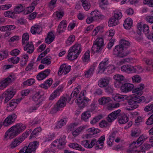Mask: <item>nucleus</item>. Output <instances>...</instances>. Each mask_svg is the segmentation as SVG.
Instances as JSON below:
<instances>
[{
    "instance_id": "38",
    "label": "nucleus",
    "mask_w": 153,
    "mask_h": 153,
    "mask_svg": "<svg viewBox=\"0 0 153 153\" xmlns=\"http://www.w3.org/2000/svg\"><path fill=\"white\" fill-rule=\"evenodd\" d=\"M25 7L23 6L22 4H19L16 8L14 9L15 13H18L22 12L25 10Z\"/></svg>"
},
{
    "instance_id": "58",
    "label": "nucleus",
    "mask_w": 153,
    "mask_h": 153,
    "mask_svg": "<svg viewBox=\"0 0 153 153\" xmlns=\"http://www.w3.org/2000/svg\"><path fill=\"white\" fill-rule=\"evenodd\" d=\"M146 123L147 125H149L153 124V114L148 118Z\"/></svg>"
},
{
    "instance_id": "3",
    "label": "nucleus",
    "mask_w": 153,
    "mask_h": 153,
    "mask_svg": "<svg viewBox=\"0 0 153 153\" xmlns=\"http://www.w3.org/2000/svg\"><path fill=\"white\" fill-rule=\"evenodd\" d=\"M122 16L121 12L117 11L115 13L114 16L111 18L108 22V26L112 27L117 25L119 23V20L121 19Z\"/></svg>"
},
{
    "instance_id": "52",
    "label": "nucleus",
    "mask_w": 153,
    "mask_h": 153,
    "mask_svg": "<svg viewBox=\"0 0 153 153\" xmlns=\"http://www.w3.org/2000/svg\"><path fill=\"white\" fill-rule=\"evenodd\" d=\"M47 57L44 58L41 61V63L48 65H50L51 63V58H48Z\"/></svg>"
},
{
    "instance_id": "18",
    "label": "nucleus",
    "mask_w": 153,
    "mask_h": 153,
    "mask_svg": "<svg viewBox=\"0 0 153 153\" xmlns=\"http://www.w3.org/2000/svg\"><path fill=\"white\" fill-rule=\"evenodd\" d=\"M19 102V101L18 99L16 100H11L7 104V109L10 111L13 110Z\"/></svg>"
},
{
    "instance_id": "24",
    "label": "nucleus",
    "mask_w": 153,
    "mask_h": 153,
    "mask_svg": "<svg viewBox=\"0 0 153 153\" xmlns=\"http://www.w3.org/2000/svg\"><path fill=\"white\" fill-rule=\"evenodd\" d=\"M66 27V21L65 20H63L61 21L58 26L57 31L59 33L63 32L64 31V29H65Z\"/></svg>"
},
{
    "instance_id": "2",
    "label": "nucleus",
    "mask_w": 153,
    "mask_h": 153,
    "mask_svg": "<svg viewBox=\"0 0 153 153\" xmlns=\"http://www.w3.org/2000/svg\"><path fill=\"white\" fill-rule=\"evenodd\" d=\"M13 126H14L13 129H12L11 131L12 132L10 134L9 136L10 139L13 138L26 128V126H22V124L18 123Z\"/></svg>"
},
{
    "instance_id": "34",
    "label": "nucleus",
    "mask_w": 153,
    "mask_h": 153,
    "mask_svg": "<svg viewBox=\"0 0 153 153\" xmlns=\"http://www.w3.org/2000/svg\"><path fill=\"white\" fill-rule=\"evenodd\" d=\"M126 96V95L117 94L114 97V99L115 101L118 102L124 101L126 99V98H125Z\"/></svg>"
},
{
    "instance_id": "42",
    "label": "nucleus",
    "mask_w": 153,
    "mask_h": 153,
    "mask_svg": "<svg viewBox=\"0 0 153 153\" xmlns=\"http://www.w3.org/2000/svg\"><path fill=\"white\" fill-rule=\"evenodd\" d=\"M79 54H77V53H71V55H69V53L67 55V57H68V59L70 60H73L76 59L78 56Z\"/></svg>"
},
{
    "instance_id": "7",
    "label": "nucleus",
    "mask_w": 153,
    "mask_h": 153,
    "mask_svg": "<svg viewBox=\"0 0 153 153\" xmlns=\"http://www.w3.org/2000/svg\"><path fill=\"white\" fill-rule=\"evenodd\" d=\"M144 84L141 83L139 85L137 88H135L132 91L133 93H136L132 95V97L133 98H135L140 97L142 94L143 92L142 90L144 88Z\"/></svg>"
},
{
    "instance_id": "20",
    "label": "nucleus",
    "mask_w": 153,
    "mask_h": 153,
    "mask_svg": "<svg viewBox=\"0 0 153 153\" xmlns=\"http://www.w3.org/2000/svg\"><path fill=\"white\" fill-rule=\"evenodd\" d=\"M80 97H79L78 98V100L79 101H78L77 99L76 100V101H77V102L79 107L80 108H82L87 105L88 102L90 100L87 98H86L85 97H84L83 100H81Z\"/></svg>"
},
{
    "instance_id": "32",
    "label": "nucleus",
    "mask_w": 153,
    "mask_h": 153,
    "mask_svg": "<svg viewBox=\"0 0 153 153\" xmlns=\"http://www.w3.org/2000/svg\"><path fill=\"white\" fill-rule=\"evenodd\" d=\"M108 64V62L107 61L101 62L99 65L100 71L103 72L105 71V69L107 68Z\"/></svg>"
},
{
    "instance_id": "61",
    "label": "nucleus",
    "mask_w": 153,
    "mask_h": 153,
    "mask_svg": "<svg viewBox=\"0 0 153 153\" xmlns=\"http://www.w3.org/2000/svg\"><path fill=\"white\" fill-rule=\"evenodd\" d=\"M94 127L92 128H90L88 129V132H89L90 134H87L86 135V137L87 138H88L89 137H90V136H92L94 135L93 131H94Z\"/></svg>"
},
{
    "instance_id": "41",
    "label": "nucleus",
    "mask_w": 153,
    "mask_h": 153,
    "mask_svg": "<svg viewBox=\"0 0 153 153\" xmlns=\"http://www.w3.org/2000/svg\"><path fill=\"white\" fill-rule=\"evenodd\" d=\"M102 118V115H99L98 116H96L94 117L92 120L91 121V123L92 124H94L98 122L99 120L101 119Z\"/></svg>"
},
{
    "instance_id": "49",
    "label": "nucleus",
    "mask_w": 153,
    "mask_h": 153,
    "mask_svg": "<svg viewBox=\"0 0 153 153\" xmlns=\"http://www.w3.org/2000/svg\"><path fill=\"white\" fill-rule=\"evenodd\" d=\"M35 82V80L33 79H27V81L24 82L23 83L24 85H30Z\"/></svg>"
},
{
    "instance_id": "19",
    "label": "nucleus",
    "mask_w": 153,
    "mask_h": 153,
    "mask_svg": "<svg viewBox=\"0 0 153 153\" xmlns=\"http://www.w3.org/2000/svg\"><path fill=\"white\" fill-rule=\"evenodd\" d=\"M145 101V97L142 96L140 97H138L135 98H133L132 95L129 99L128 103L129 105H133L134 102L139 103L141 102H143Z\"/></svg>"
},
{
    "instance_id": "33",
    "label": "nucleus",
    "mask_w": 153,
    "mask_h": 153,
    "mask_svg": "<svg viewBox=\"0 0 153 153\" xmlns=\"http://www.w3.org/2000/svg\"><path fill=\"white\" fill-rule=\"evenodd\" d=\"M21 143L18 138H16L14 140V141L12 142L9 146L11 148L13 149L19 145Z\"/></svg>"
},
{
    "instance_id": "47",
    "label": "nucleus",
    "mask_w": 153,
    "mask_h": 153,
    "mask_svg": "<svg viewBox=\"0 0 153 153\" xmlns=\"http://www.w3.org/2000/svg\"><path fill=\"white\" fill-rule=\"evenodd\" d=\"M131 52V51L129 50H127V48L123 49L122 54L121 55V57L123 58L128 56Z\"/></svg>"
},
{
    "instance_id": "27",
    "label": "nucleus",
    "mask_w": 153,
    "mask_h": 153,
    "mask_svg": "<svg viewBox=\"0 0 153 153\" xmlns=\"http://www.w3.org/2000/svg\"><path fill=\"white\" fill-rule=\"evenodd\" d=\"M91 116L89 111H88L82 113L81 115V119L85 122L88 121V119Z\"/></svg>"
},
{
    "instance_id": "35",
    "label": "nucleus",
    "mask_w": 153,
    "mask_h": 153,
    "mask_svg": "<svg viewBox=\"0 0 153 153\" xmlns=\"http://www.w3.org/2000/svg\"><path fill=\"white\" fill-rule=\"evenodd\" d=\"M95 65L94 64H93L91 66L90 68L86 72V73L84 74V76L87 78H88L91 76L93 74V72L95 69Z\"/></svg>"
},
{
    "instance_id": "13",
    "label": "nucleus",
    "mask_w": 153,
    "mask_h": 153,
    "mask_svg": "<svg viewBox=\"0 0 153 153\" xmlns=\"http://www.w3.org/2000/svg\"><path fill=\"white\" fill-rule=\"evenodd\" d=\"M137 28L138 30L137 33L138 34L140 35L142 31V28H143V31L145 34H147L149 32V27L148 26L145 24L142 25L140 23H138Z\"/></svg>"
},
{
    "instance_id": "50",
    "label": "nucleus",
    "mask_w": 153,
    "mask_h": 153,
    "mask_svg": "<svg viewBox=\"0 0 153 153\" xmlns=\"http://www.w3.org/2000/svg\"><path fill=\"white\" fill-rule=\"evenodd\" d=\"M66 122V120L61 119L58 122L56 127L57 128H61L65 124Z\"/></svg>"
},
{
    "instance_id": "4",
    "label": "nucleus",
    "mask_w": 153,
    "mask_h": 153,
    "mask_svg": "<svg viewBox=\"0 0 153 153\" xmlns=\"http://www.w3.org/2000/svg\"><path fill=\"white\" fill-rule=\"evenodd\" d=\"M14 91L8 89L5 91L2 94L1 97H0V103L2 102V99L5 98L4 103H6L10 100L15 94Z\"/></svg>"
},
{
    "instance_id": "31",
    "label": "nucleus",
    "mask_w": 153,
    "mask_h": 153,
    "mask_svg": "<svg viewBox=\"0 0 153 153\" xmlns=\"http://www.w3.org/2000/svg\"><path fill=\"white\" fill-rule=\"evenodd\" d=\"M119 123L121 124H124L127 122L128 120V118L126 115L120 116L118 118Z\"/></svg>"
},
{
    "instance_id": "36",
    "label": "nucleus",
    "mask_w": 153,
    "mask_h": 153,
    "mask_svg": "<svg viewBox=\"0 0 153 153\" xmlns=\"http://www.w3.org/2000/svg\"><path fill=\"white\" fill-rule=\"evenodd\" d=\"M119 44L124 49L128 48L130 46V44L128 41L123 39L120 40Z\"/></svg>"
},
{
    "instance_id": "10",
    "label": "nucleus",
    "mask_w": 153,
    "mask_h": 153,
    "mask_svg": "<svg viewBox=\"0 0 153 153\" xmlns=\"http://www.w3.org/2000/svg\"><path fill=\"white\" fill-rule=\"evenodd\" d=\"M121 110L118 109L114 111L109 114L107 117V119L109 123H111L116 119L118 116H120Z\"/></svg>"
},
{
    "instance_id": "37",
    "label": "nucleus",
    "mask_w": 153,
    "mask_h": 153,
    "mask_svg": "<svg viewBox=\"0 0 153 153\" xmlns=\"http://www.w3.org/2000/svg\"><path fill=\"white\" fill-rule=\"evenodd\" d=\"M65 139L63 137L60 138L58 141V143L57 145V147L59 149H62L65 145Z\"/></svg>"
},
{
    "instance_id": "21",
    "label": "nucleus",
    "mask_w": 153,
    "mask_h": 153,
    "mask_svg": "<svg viewBox=\"0 0 153 153\" xmlns=\"http://www.w3.org/2000/svg\"><path fill=\"white\" fill-rule=\"evenodd\" d=\"M34 48L32 42H28L24 48V50L27 51V53L30 54L32 53L34 51Z\"/></svg>"
},
{
    "instance_id": "11",
    "label": "nucleus",
    "mask_w": 153,
    "mask_h": 153,
    "mask_svg": "<svg viewBox=\"0 0 153 153\" xmlns=\"http://www.w3.org/2000/svg\"><path fill=\"white\" fill-rule=\"evenodd\" d=\"M82 51L81 46L80 44H76L71 47L68 50L69 55H71V53H77V54H79Z\"/></svg>"
},
{
    "instance_id": "53",
    "label": "nucleus",
    "mask_w": 153,
    "mask_h": 153,
    "mask_svg": "<svg viewBox=\"0 0 153 153\" xmlns=\"http://www.w3.org/2000/svg\"><path fill=\"white\" fill-rule=\"evenodd\" d=\"M78 123H71L68 126L67 129L69 131H73L76 128V127Z\"/></svg>"
},
{
    "instance_id": "12",
    "label": "nucleus",
    "mask_w": 153,
    "mask_h": 153,
    "mask_svg": "<svg viewBox=\"0 0 153 153\" xmlns=\"http://www.w3.org/2000/svg\"><path fill=\"white\" fill-rule=\"evenodd\" d=\"M39 142L35 141L30 143L28 146H27V152L29 153L34 152L38 147Z\"/></svg>"
},
{
    "instance_id": "59",
    "label": "nucleus",
    "mask_w": 153,
    "mask_h": 153,
    "mask_svg": "<svg viewBox=\"0 0 153 153\" xmlns=\"http://www.w3.org/2000/svg\"><path fill=\"white\" fill-rule=\"evenodd\" d=\"M106 92L109 93H112L113 92V89L111 86L108 85L105 88Z\"/></svg>"
},
{
    "instance_id": "28",
    "label": "nucleus",
    "mask_w": 153,
    "mask_h": 153,
    "mask_svg": "<svg viewBox=\"0 0 153 153\" xmlns=\"http://www.w3.org/2000/svg\"><path fill=\"white\" fill-rule=\"evenodd\" d=\"M69 146L71 148L81 151H84L85 150L84 148H83L81 146L79 145L76 143H70L69 144Z\"/></svg>"
},
{
    "instance_id": "55",
    "label": "nucleus",
    "mask_w": 153,
    "mask_h": 153,
    "mask_svg": "<svg viewBox=\"0 0 153 153\" xmlns=\"http://www.w3.org/2000/svg\"><path fill=\"white\" fill-rule=\"evenodd\" d=\"M75 39V36L74 35H71L68 38L66 44L68 45L71 44L74 42Z\"/></svg>"
},
{
    "instance_id": "9",
    "label": "nucleus",
    "mask_w": 153,
    "mask_h": 153,
    "mask_svg": "<svg viewBox=\"0 0 153 153\" xmlns=\"http://www.w3.org/2000/svg\"><path fill=\"white\" fill-rule=\"evenodd\" d=\"M67 97H63L58 100L55 106V109L56 111H59L65 105L66 101L67 100Z\"/></svg>"
},
{
    "instance_id": "29",
    "label": "nucleus",
    "mask_w": 153,
    "mask_h": 153,
    "mask_svg": "<svg viewBox=\"0 0 153 153\" xmlns=\"http://www.w3.org/2000/svg\"><path fill=\"white\" fill-rule=\"evenodd\" d=\"M109 83V81L105 79H101L98 82L99 86L101 88L105 87Z\"/></svg>"
},
{
    "instance_id": "6",
    "label": "nucleus",
    "mask_w": 153,
    "mask_h": 153,
    "mask_svg": "<svg viewBox=\"0 0 153 153\" xmlns=\"http://www.w3.org/2000/svg\"><path fill=\"white\" fill-rule=\"evenodd\" d=\"M114 78L115 80L114 84L115 87L117 88H119L121 85L123 84L126 81L124 76L121 75L117 74L114 76Z\"/></svg>"
},
{
    "instance_id": "22",
    "label": "nucleus",
    "mask_w": 153,
    "mask_h": 153,
    "mask_svg": "<svg viewBox=\"0 0 153 153\" xmlns=\"http://www.w3.org/2000/svg\"><path fill=\"white\" fill-rule=\"evenodd\" d=\"M14 78L11 79L9 77L6 78L5 79L0 82V89L6 88L10 82L14 80Z\"/></svg>"
},
{
    "instance_id": "30",
    "label": "nucleus",
    "mask_w": 153,
    "mask_h": 153,
    "mask_svg": "<svg viewBox=\"0 0 153 153\" xmlns=\"http://www.w3.org/2000/svg\"><path fill=\"white\" fill-rule=\"evenodd\" d=\"M42 95L40 94V92H38L35 94V95L33 97V99L35 101H37L38 102L37 104L38 105L42 101V99L40 100V99L42 97Z\"/></svg>"
},
{
    "instance_id": "14",
    "label": "nucleus",
    "mask_w": 153,
    "mask_h": 153,
    "mask_svg": "<svg viewBox=\"0 0 153 153\" xmlns=\"http://www.w3.org/2000/svg\"><path fill=\"white\" fill-rule=\"evenodd\" d=\"M121 69L122 71L128 73L130 72L136 73L137 72L136 68L130 65H124L122 66Z\"/></svg>"
},
{
    "instance_id": "57",
    "label": "nucleus",
    "mask_w": 153,
    "mask_h": 153,
    "mask_svg": "<svg viewBox=\"0 0 153 153\" xmlns=\"http://www.w3.org/2000/svg\"><path fill=\"white\" fill-rule=\"evenodd\" d=\"M55 38V36H53L51 37H49L48 36H47L45 40V42L49 44L53 41Z\"/></svg>"
},
{
    "instance_id": "56",
    "label": "nucleus",
    "mask_w": 153,
    "mask_h": 153,
    "mask_svg": "<svg viewBox=\"0 0 153 153\" xmlns=\"http://www.w3.org/2000/svg\"><path fill=\"white\" fill-rule=\"evenodd\" d=\"M20 58L17 56H14L10 59L11 62L14 64L18 63L19 60Z\"/></svg>"
},
{
    "instance_id": "51",
    "label": "nucleus",
    "mask_w": 153,
    "mask_h": 153,
    "mask_svg": "<svg viewBox=\"0 0 153 153\" xmlns=\"http://www.w3.org/2000/svg\"><path fill=\"white\" fill-rule=\"evenodd\" d=\"M29 134L28 131H26L23 133L22 135L20 136L19 138H18L20 140V141L22 142L23 141H24L25 138H26L27 136Z\"/></svg>"
},
{
    "instance_id": "62",
    "label": "nucleus",
    "mask_w": 153,
    "mask_h": 153,
    "mask_svg": "<svg viewBox=\"0 0 153 153\" xmlns=\"http://www.w3.org/2000/svg\"><path fill=\"white\" fill-rule=\"evenodd\" d=\"M89 53L90 51H87L84 55L83 58V61L84 62H86V60L89 58Z\"/></svg>"
},
{
    "instance_id": "1",
    "label": "nucleus",
    "mask_w": 153,
    "mask_h": 153,
    "mask_svg": "<svg viewBox=\"0 0 153 153\" xmlns=\"http://www.w3.org/2000/svg\"><path fill=\"white\" fill-rule=\"evenodd\" d=\"M104 45V41L102 38L97 39L91 48L92 53L94 54L95 53H99L103 49Z\"/></svg>"
},
{
    "instance_id": "16",
    "label": "nucleus",
    "mask_w": 153,
    "mask_h": 153,
    "mask_svg": "<svg viewBox=\"0 0 153 153\" xmlns=\"http://www.w3.org/2000/svg\"><path fill=\"white\" fill-rule=\"evenodd\" d=\"M51 70L49 69H47L44 71L39 73L36 76V78L38 80H42L45 78L50 74Z\"/></svg>"
},
{
    "instance_id": "63",
    "label": "nucleus",
    "mask_w": 153,
    "mask_h": 153,
    "mask_svg": "<svg viewBox=\"0 0 153 153\" xmlns=\"http://www.w3.org/2000/svg\"><path fill=\"white\" fill-rule=\"evenodd\" d=\"M144 137L143 135L141 136L137 139V145H140V146L143 143L144 140Z\"/></svg>"
},
{
    "instance_id": "5",
    "label": "nucleus",
    "mask_w": 153,
    "mask_h": 153,
    "mask_svg": "<svg viewBox=\"0 0 153 153\" xmlns=\"http://www.w3.org/2000/svg\"><path fill=\"white\" fill-rule=\"evenodd\" d=\"M105 136L103 135L100 137L97 141V140L95 139L92 140L90 143V147L92 148L95 145H97L98 144H101L100 145L101 147H100L99 145H97L95 146V149L97 150L102 149L103 146V142L105 140Z\"/></svg>"
},
{
    "instance_id": "54",
    "label": "nucleus",
    "mask_w": 153,
    "mask_h": 153,
    "mask_svg": "<svg viewBox=\"0 0 153 153\" xmlns=\"http://www.w3.org/2000/svg\"><path fill=\"white\" fill-rule=\"evenodd\" d=\"M132 79L133 82L139 83L141 81V78L138 75H136L132 77Z\"/></svg>"
},
{
    "instance_id": "45",
    "label": "nucleus",
    "mask_w": 153,
    "mask_h": 153,
    "mask_svg": "<svg viewBox=\"0 0 153 153\" xmlns=\"http://www.w3.org/2000/svg\"><path fill=\"white\" fill-rule=\"evenodd\" d=\"M120 106L119 103H112L109 104L108 106V110H111L113 108H118Z\"/></svg>"
},
{
    "instance_id": "23",
    "label": "nucleus",
    "mask_w": 153,
    "mask_h": 153,
    "mask_svg": "<svg viewBox=\"0 0 153 153\" xmlns=\"http://www.w3.org/2000/svg\"><path fill=\"white\" fill-rule=\"evenodd\" d=\"M42 31L41 27L38 25H35L32 26L30 30L31 33L33 34H35L36 33L39 34Z\"/></svg>"
},
{
    "instance_id": "26",
    "label": "nucleus",
    "mask_w": 153,
    "mask_h": 153,
    "mask_svg": "<svg viewBox=\"0 0 153 153\" xmlns=\"http://www.w3.org/2000/svg\"><path fill=\"white\" fill-rule=\"evenodd\" d=\"M111 100L110 97H104L100 98L98 100L99 103L101 105H104L109 102Z\"/></svg>"
},
{
    "instance_id": "64",
    "label": "nucleus",
    "mask_w": 153,
    "mask_h": 153,
    "mask_svg": "<svg viewBox=\"0 0 153 153\" xmlns=\"http://www.w3.org/2000/svg\"><path fill=\"white\" fill-rule=\"evenodd\" d=\"M33 63L34 62H33V61H31L28 64V65L26 68L25 69V70L27 71L30 70L33 66Z\"/></svg>"
},
{
    "instance_id": "15",
    "label": "nucleus",
    "mask_w": 153,
    "mask_h": 153,
    "mask_svg": "<svg viewBox=\"0 0 153 153\" xmlns=\"http://www.w3.org/2000/svg\"><path fill=\"white\" fill-rule=\"evenodd\" d=\"M121 90L123 92H127L131 91L134 86L133 85L129 83H124L122 85Z\"/></svg>"
},
{
    "instance_id": "46",
    "label": "nucleus",
    "mask_w": 153,
    "mask_h": 153,
    "mask_svg": "<svg viewBox=\"0 0 153 153\" xmlns=\"http://www.w3.org/2000/svg\"><path fill=\"white\" fill-rule=\"evenodd\" d=\"M66 67V65L65 64H63L60 66L58 73L59 75H61L64 72Z\"/></svg>"
},
{
    "instance_id": "43",
    "label": "nucleus",
    "mask_w": 153,
    "mask_h": 153,
    "mask_svg": "<svg viewBox=\"0 0 153 153\" xmlns=\"http://www.w3.org/2000/svg\"><path fill=\"white\" fill-rule=\"evenodd\" d=\"M99 126L102 128H106L107 127H109V125L108 122L104 120H102L99 123Z\"/></svg>"
},
{
    "instance_id": "17",
    "label": "nucleus",
    "mask_w": 153,
    "mask_h": 153,
    "mask_svg": "<svg viewBox=\"0 0 153 153\" xmlns=\"http://www.w3.org/2000/svg\"><path fill=\"white\" fill-rule=\"evenodd\" d=\"M123 49L120 44L116 46L113 50V54L116 56L120 58Z\"/></svg>"
},
{
    "instance_id": "25",
    "label": "nucleus",
    "mask_w": 153,
    "mask_h": 153,
    "mask_svg": "<svg viewBox=\"0 0 153 153\" xmlns=\"http://www.w3.org/2000/svg\"><path fill=\"white\" fill-rule=\"evenodd\" d=\"M132 24V19L130 18H127L124 22L123 26L125 28L129 29L131 27Z\"/></svg>"
},
{
    "instance_id": "8",
    "label": "nucleus",
    "mask_w": 153,
    "mask_h": 153,
    "mask_svg": "<svg viewBox=\"0 0 153 153\" xmlns=\"http://www.w3.org/2000/svg\"><path fill=\"white\" fill-rule=\"evenodd\" d=\"M17 116L15 114H13L9 116L3 122V124L4 126H7L12 124L16 119Z\"/></svg>"
},
{
    "instance_id": "60",
    "label": "nucleus",
    "mask_w": 153,
    "mask_h": 153,
    "mask_svg": "<svg viewBox=\"0 0 153 153\" xmlns=\"http://www.w3.org/2000/svg\"><path fill=\"white\" fill-rule=\"evenodd\" d=\"M81 144L86 148H91L90 145L89 143L88 140L82 141L81 142Z\"/></svg>"
},
{
    "instance_id": "39",
    "label": "nucleus",
    "mask_w": 153,
    "mask_h": 153,
    "mask_svg": "<svg viewBox=\"0 0 153 153\" xmlns=\"http://www.w3.org/2000/svg\"><path fill=\"white\" fill-rule=\"evenodd\" d=\"M16 13H15V11L13 12H12V11H7L6 12L4 13V15L5 17H9L13 19L16 17Z\"/></svg>"
},
{
    "instance_id": "44",
    "label": "nucleus",
    "mask_w": 153,
    "mask_h": 153,
    "mask_svg": "<svg viewBox=\"0 0 153 153\" xmlns=\"http://www.w3.org/2000/svg\"><path fill=\"white\" fill-rule=\"evenodd\" d=\"M140 133V130L139 128H136L134 130L132 131L131 135L132 137H137L139 136Z\"/></svg>"
},
{
    "instance_id": "48",
    "label": "nucleus",
    "mask_w": 153,
    "mask_h": 153,
    "mask_svg": "<svg viewBox=\"0 0 153 153\" xmlns=\"http://www.w3.org/2000/svg\"><path fill=\"white\" fill-rule=\"evenodd\" d=\"M151 147V145L150 144L145 143L140 147V148L142 150L145 152V151L149 149Z\"/></svg>"
},
{
    "instance_id": "40",
    "label": "nucleus",
    "mask_w": 153,
    "mask_h": 153,
    "mask_svg": "<svg viewBox=\"0 0 153 153\" xmlns=\"http://www.w3.org/2000/svg\"><path fill=\"white\" fill-rule=\"evenodd\" d=\"M59 87L57 89L55 90L54 92L51 95L49 98L50 100H53L55 98L57 97L58 95H59V91L60 90L61 88H60L59 89Z\"/></svg>"
}]
</instances>
